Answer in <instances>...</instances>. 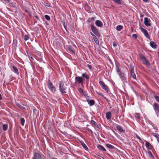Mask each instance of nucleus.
<instances>
[{
	"label": "nucleus",
	"mask_w": 159,
	"mask_h": 159,
	"mask_svg": "<svg viewBox=\"0 0 159 159\" xmlns=\"http://www.w3.org/2000/svg\"><path fill=\"white\" fill-rule=\"evenodd\" d=\"M88 102L90 106L93 105L95 103L94 101L93 100H90L89 101H88Z\"/></svg>",
	"instance_id": "obj_24"
},
{
	"label": "nucleus",
	"mask_w": 159,
	"mask_h": 159,
	"mask_svg": "<svg viewBox=\"0 0 159 159\" xmlns=\"http://www.w3.org/2000/svg\"><path fill=\"white\" fill-rule=\"evenodd\" d=\"M31 59H33V58L32 57H31Z\"/></svg>",
	"instance_id": "obj_55"
},
{
	"label": "nucleus",
	"mask_w": 159,
	"mask_h": 159,
	"mask_svg": "<svg viewBox=\"0 0 159 159\" xmlns=\"http://www.w3.org/2000/svg\"><path fill=\"white\" fill-rule=\"evenodd\" d=\"M120 78L124 83H127V81L125 74L122 72H120L119 74Z\"/></svg>",
	"instance_id": "obj_7"
},
{
	"label": "nucleus",
	"mask_w": 159,
	"mask_h": 159,
	"mask_svg": "<svg viewBox=\"0 0 159 159\" xmlns=\"http://www.w3.org/2000/svg\"><path fill=\"white\" fill-rule=\"evenodd\" d=\"M1 70H2V68H1V67H0V74H1L2 73Z\"/></svg>",
	"instance_id": "obj_53"
},
{
	"label": "nucleus",
	"mask_w": 159,
	"mask_h": 159,
	"mask_svg": "<svg viewBox=\"0 0 159 159\" xmlns=\"http://www.w3.org/2000/svg\"><path fill=\"white\" fill-rule=\"evenodd\" d=\"M99 84L102 89L104 90L107 93L108 92L109 88L107 85L105 84L103 82L100 81L99 82Z\"/></svg>",
	"instance_id": "obj_6"
},
{
	"label": "nucleus",
	"mask_w": 159,
	"mask_h": 159,
	"mask_svg": "<svg viewBox=\"0 0 159 159\" xmlns=\"http://www.w3.org/2000/svg\"><path fill=\"white\" fill-rule=\"evenodd\" d=\"M150 45L152 48L156 49L157 48V44L153 41H151L150 43Z\"/></svg>",
	"instance_id": "obj_17"
},
{
	"label": "nucleus",
	"mask_w": 159,
	"mask_h": 159,
	"mask_svg": "<svg viewBox=\"0 0 159 159\" xmlns=\"http://www.w3.org/2000/svg\"><path fill=\"white\" fill-rule=\"evenodd\" d=\"M84 80V79L80 76H77L75 78L76 82H77L79 84H82Z\"/></svg>",
	"instance_id": "obj_10"
},
{
	"label": "nucleus",
	"mask_w": 159,
	"mask_h": 159,
	"mask_svg": "<svg viewBox=\"0 0 159 159\" xmlns=\"http://www.w3.org/2000/svg\"><path fill=\"white\" fill-rule=\"evenodd\" d=\"M136 138L137 139H139L140 141H142V140L141 139L139 135H136Z\"/></svg>",
	"instance_id": "obj_43"
},
{
	"label": "nucleus",
	"mask_w": 159,
	"mask_h": 159,
	"mask_svg": "<svg viewBox=\"0 0 159 159\" xmlns=\"http://www.w3.org/2000/svg\"><path fill=\"white\" fill-rule=\"evenodd\" d=\"M132 37L134 38L135 39H136L137 37V35L136 34H134L132 35Z\"/></svg>",
	"instance_id": "obj_40"
},
{
	"label": "nucleus",
	"mask_w": 159,
	"mask_h": 159,
	"mask_svg": "<svg viewBox=\"0 0 159 159\" xmlns=\"http://www.w3.org/2000/svg\"><path fill=\"white\" fill-rule=\"evenodd\" d=\"M68 52L70 54L73 55L75 54V52L73 51L72 48L69 47L68 48Z\"/></svg>",
	"instance_id": "obj_21"
},
{
	"label": "nucleus",
	"mask_w": 159,
	"mask_h": 159,
	"mask_svg": "<svg viewBox=\"0 0 159 159\" xmlns=\"http://www.w3.org/2000/svg\"><path fill=\"white\" fill-rule=\"evenodd\" d=\"M2 95L1 93H0V100H2Z\"/></svg>",
	"instance_id": "obj_51"
},
{
	"label": "nucleus",
	"mask_w": 159,
	"mask_h": 159,
	"mask_svg": "<svg viewBox=\"0 0 159 159\" xmlns=\"http://www.w3.org/2000/svg\"><path fill=\"white\" fill-rule=\"evenodd\" d=\"M134 64L133 63H130V67L129 68L130 71V76L134 80H137L136 76L135 74L134 73Z\"/></svg>",
	"instance_id": "obj_3"
},
{
	"label": "nucleus",
	"mask_w": 159,
	"mask_h": 159,
	"mask_svg": "<svg viewBox=\"0 0 159 159\" xmlns=\"http://www.w3.org/2000/svg\"><path fill=\"white\" fill-rule=\"evenodd\" d=\"M88 66H89V67H90V68H91V66H90V65H89Z\"/></svg>",
	"instance_id": "obj_54"
},
{
	"label": "nucleus",
	"mask_w": 159,
	"mask_h": 159,
	"mask_svg": "<svg viewBox=\"0 0 159 159\" xmlns=\"http://www.w3.org/2000/svg\"><path fill=\"white\" fill-rule=\"evenodd\" d=\"M29 39V36L28 35H25L24 37V40L25 41L28 40Z\"/></svg>",
	"instance_id": "obj_33"
},
{
	"label": "nucleus",
	"mask_w": 159,
	"mask_h": 159,
	"mask_svg": "<svg viewBox=\"0 0 159 159\" xmlns=\"http://www.w3.org/2000/svg\"><path fill=\"white\" fill-rule=\"evenodd\" d=\"M116 127L117 129L120 133H122L125 132V130L120 126L116 125Z\"/></svg>",
	"instance_id": "obj_14"
},
{
	"label": "nucleus",
	"mask_w": 159,
	"mask_h": 159,
	"mask_svg": "<svg viewBox=\"0 0 159 159\" xmlns=\"http://www.w3.org/2000/svg\"><path fill=\"white\" fill-rule=\"evenodd\" d=\"M91 30L94 34L97 36L98 37H99L100 36V34L98 30L97 29L96 27L93 25H90Z\"/></svg>",
	"instance_id": "obj_4"
},
{
	"label": "nucleus",
	"mask_w": 159,
	"mask_h": 159,
	"mask_svg": "<svg viewBox=\"0 0 159 159\" xmlns=\"http://www.w3.org/2000/svg\"><path fill=\"white\" fill-rule=\"evenodd\" d=\"M95 25L98 27H102L103 26L102 22L99 20H97L96 21Z\"/></svg>",
	"instance_id": "obj_15"
},
{
	"label": "nucleus",
	"mask_w": 159,
	"mask_h": 159,
	"mask_svg": "<svg viewBox=\"0 0 159 159\" xmlns=\"http://www.w3.org/2000/svg\"><path fill=\"white\" fill-rule=\"evenodd\" d=\"M134 116H135V118H137L139 120L140 119V114L138 113H135L134 114Z\"/></svg>",
	"instance_id": "obj_28"
},
{
	"label": "nucleus",
	"mask_w": 159,
	"mask_h": 159,
	"mask_svg": "<svg viewBox=\"0 0 159 159\" xmlns=\"http://www.w3.org/2000/svg\"><path fill=\"white\" fill-rule=\"evenodd\" d=\"M82 76L83 77L87 79H89V77L86 74V73H83L82 74Z\"/></svg>",
	"instance_id": "obj_31"
},
{
	"label": "nucleus",
	"mask_w": 159,
	"mask_h": 159,
	"mask_svg": "<svg viewBox=\"0 0 159 159\" xmlns=\"http://www.w3.org/2000/svg\"><path fill=\"white\" fill-rule=\"evenodd\" d=\"M2 129L3 130L5 131L7 129L8 125L7 124H3L2 125Z\"/></svg>",
	"instance_id": "obj_23"
},
{
	"label": "nucleus",
	"mask_w": 159,
	"mask_h": 159,
	"mask_svg": "<svg viewBox=\"0 0 159 159\" xmlns=\"http://www.w3.org/2000/svg\"><path fill=\"white\" fill-rule=\"evenodd\" d=\"M90 34H91V35H92V36L93 37V36H94V34H93L92 32H90Z\"/></svg>",
	"instance_id": "obj_50"
},
{
	"label": "nucleus",
	"mask_w": 159,
	"mask_h": 159,
	"mask_svg": "<svg viewBox=\"0 0 159 159\" xmlns=\"http://www.w3.org/2000/svg\"><path fill=\"white\" fill-rule=\"evenodd\" d=\"M6 3H7L9 2V0H3Z\"/></svg>",
	"instance_id": "obj_45"
},
{
	"label": "nucleus",
	"mask_w": 159,
	"mask_h": 159,
	"mask_svg": "<svg viewBox=\"0 0 159 159\" xmlns=\"http://www.w3.org/2000/svg\"><path fill=\"white\" fill-rule=\"evenodd\" d=\"M94 19H95V18L94 17H92L91 18H89V21H93L94 20Z\"/></svg>",
	"instance_id": "obj_41"
},
{
	"label": "nucleus",
	"mask_w": 159,
	"mask_h": 159,
	"mask_svg": "<svg viewBox=\"0 0 159 159\" xmlns=\"http://www.w3.org/2000/svg\"><path fill=\"white\" fill-rule=\"evenodd\" d=\"M143 34L144 36L147 39H150V36L148 34V31L143 28L140 27L139 28Z\"/></svg>",
	"instance_id": "obj_8"
},
{
	"label": "nucleus",
	"mask_w": 159,
	"mask_h": 159,
	"mask_svg": "<svg viewBox=\"0 0 159 159\" xmlns=\"http://www.w3.org/2000/svg\"><path fill=\"white\" fill-rule=\"evenodd\" d=\"M20 123L22 126H24L25 122V120L24 118H21L20 119Z\"/></svg>",
	"instance_id": "obj_32"
},
{
	"label": "nucleus",
	"mask_w": 159,
	"mask_h": 159,
	"mask_svg": "<svg viewBox=\"0 0 159 159\" xmlns=\"http://www.w3.org/2000/svg\"><path fill=\"white\" fill-rule=\"evenodd\" d=\"M12 67L13 69H11L12 71L14 72V73L16 74H19L18 70L17 67L15 66H13Z\"/></svg>",
	"instance_id": "obj_18"
},
{
	"label": "nucleus",
	"mask_w": 159,
	"mask_h": 159,
	"mask_svg": "<svg viewBox=\"0 0 159 159\" xmlns=\"http://www.w3.org/2000/svg\"><path fill=\"white\" fill-rule=\"evenodd\" d=\"M44 17L48 20H50V17L48 15H45Z\"/></svg>",
	"instance_id": "obj_34"
},
{
	"label": "nucleus",
	"mask_w": 159,
	"mask_h": 159,
	"mask_svg": "<svg viewBox=\"0 0 159 159\" xmlns=\"http://www.w3.org/2000/svg\"><path fill=\"white\" fill-rule=\"evenodd\" d=\"M106 146L108 148L110 149H113L114 148V146L110 144H106Z\"/></svg>",
	"instance_id": "obj_30"
},
{
	"label": "nucleus",
	"mask_w": 159,
	"mask_h": 159,
	"mask_svg": "<svg viewBox=\"0 0 159 159\" xmlns=\"http://www.w3.org/2000/svg\"><path fill=\"white\" fill-rule=\"evenodd\" d=\"M113 46L114 47H116L117 46V44L116 42H114L113 44Z\"/></svg>",
	"instance_id": "obj_42"
},
{
	"label": "nucleus",
	"mask_w": 159,
	"mask_h": 159,
	"mask_svg": "<svg viewBox=\"0 0 159 159\" xmlns=\"http://www.w3.org/2000/svg\"><path fill=\"white\" fill-rule=\"evenodd\" d=\"M35 17L37 20H39V18L37 16H35Z\"/></svg>",
	"instance_id": "obj_48"
},
{
	"label": "nucleus",
	"mask_w": 159,
	"mask_h": 159,
	"mask_svg": "<svg viewBox=\"0 0 159 159\" xmlns=\"http://www.w3.org/2000/svg\"><path fill=\"white\" fill-rule=\"evenodd\" d=\"M20 109H23V110H25V107H24L22 106H21L20 108Z\"/></svg>",
	"instance_id": "obj_46"
},
{
	"label": "nucleus",
	"mask_w": 159,
	"mask_h": 159,
	"mask_svg": "<svg viewBox=\"0 0 159 159\" xmlns=\"http://www.w3.org/2000/svg\"><path fill=\"white\" fill-rule=\"evenodd\" d=\"M16 105L20 109V108L21 106L19 103L17 102L16 103Z\"/></svg>",
	"instance_id": "obj_39"
},
{
	"label": "nucleus",
	"mask_w": 159,
	"mask_h": 159,
	"mask_svg": "<svg viewBox=\"0 0 159 159\" xmlns=\"http://www.w3.org/2000/svg\"><path fill=\"white\" fill-rule=\"evenodd\" d=\"M152 135L155 137L157 139V140L159 143V135L158 134L155 133H152Z\"/></svg>",
	"instance_id": "obj_22"
},
{
	"label": "nucleus",
	"mask_w": 159,
	"mask_h": 159,
	"mask_svg": "<svg viewBox=\"0 0 159 159\" xmlns=\"http://www.w3.org/2000/svg\"><path fill=\"white\" fill-rule=\"evenodd\" d=\"M150 20L149 19H148L147 17H145L144 18V23L145 25L147 26H150L151 25Z\"/></svg>",
	"instance_id": "obj_11"
},
{
	"label": "nucleus",
	"mask_w": 159,
	"mask_h": 159,
	"mask_svg": "<svg viewBox=\"0 0 159 159\" xmlns=\"http://www.w3.org/2000/svg\"><path fill=\"white\" fill-rule=\"evenodd\" d=\"M139 57L142 63L145 65L147 67H149L150 66V63L148 59L144 55L140 54L139 55Z\"/></svg>",
	"instance_id": "obj_1"
},
{
	"label": "nucleus",
	"mask_w": 159,
	"mask_h": 159,
	"mask_svg": "<svg viewBox=\"0 0 159 159\" xmlns=\"http://www.w3.org/2000/svg\"><path fill=\"white\" fill-rule=\"evenodd\" d=\"M120 66L119 64H116V72L118 73V74L121 72L120 71Z\"/></svg>",
	"instance_id": "obj_19"
},
{
	"label": "nucleus",
	"mask_w": 159,
	"mask_h": 159,
	"mask_svg": "<svg viewBox=\"0 0 159 159\" xmlns=\"http://www.w3.org/2000/svg\"><path fill=\"white\" fill-rule=\"evenodd\" d=\"M144 2H148V0H143Z\"/></svg>",
	"instance_id": "obj_52"
},
{
	"label": "nucleus",
	"mask_w": 159,
	"mask_h": 159,
	"mask_svg": "<svg viewBox=\"0 0 159 159\" xmlns=\"http://www.w3.org/2000/svg\"><path fill=\"white\" fill-rule=\"evenodd\" d=\"M81 144L82 147L84 148L86 150H87L88 149V148L86 145L85 144V143L83 142H81Z\"/></svg>",
	"instance_id": "obj_25"
},
{
	"label": "nucleus",
	"mask_w": 159,
	"mask_h": 159,
	"mask_svg": "<svg viewBox=\"0 0 159 159\" xmlns=\"http://www.w3.org/2000/svg\"><path fill=\"white\" fill-rule=\"evenodd\" d=\"M123 28V26L121 25H118L116 27V29L117 30L120 31Z\"/></svg>",
	"instance_id": "obj_27"
},
{
	"label": "nucleus",
	"mask_w": 159,
	"mask_h": 159,
	"mask_svg": "<svg viewBox=\"0 0 159 159\" xmlns=\"http://www.w3.org/2000/svg\"><path fill=\"white\" fill-rule=\"evenodd\" d=\"M148 153H149V156H152V153L151 152H148Z\"/></svg>",
	"instance_id": "obj_47"
},
{
	"label": "nucleus",
	"mask_w": 159,
	"mask_h": 159,
	"mask_svg": "<svg viewBox=\"0 0 159 159\" xmlns=\"http://www.w3.org/2000/svg\"><path fill=\"white\" fill-rule=\"evenodd\" d=\"M115 2L119 4H121V2L120 0H113Z\"/></svg>",
	"instance_id": "obj_37"
},
{
	"label": "nucleus",
	"mask_w": 159,
	"mask_h": 159,
	"mask_svg": "<svg viewBox=\"0 0 159 159\" xmlns=\"http://www.w3.org/2000/svg\"><path fill=\"white\" fill-rule=\"evenodd\" d=\"M98 149L100 150H102L104 152H106V150L105 148L101 145H99L98 146Z\"/></svg>",
	"instance_id": "obj_20"
},
{
	"label": "nucleus",
	"mask_w": 159,
	"mask_h": 159,
	"mask_svg": "<svg viewBox=\"0 0 159 159\" xmlns=\"http://www.w3.org/2000/svg\"><path fill=\"white\" fill-rule=\"evenodd\" d=\"M106 118L108 120L111 119V112L109 111L106 113Z\"/></svg>",
	"instance_id": "obj_16"
},
{
	"label": "nucleus",
	"mask_w": 159,
	"mask_h": 159,
	"mask_svg": "<svg viewBox=\"0 0 159 159\" xmlns=\"http://www.w3.org/2000/svg\"><path fill=\"white\" fill-rule=\"evenodd\" d=\"M87 130L89 132H90L92 134L93 133V131L90 129L88 128Z\"/></svg>",
	"instance_id": "obj_44"
},
{
	"label": "nucleus",
	"mask_w": 159,
	"mask_h": 159,
	"mask_svg": "<svg viewBox=\"0 0 159 159\" xmlns=\"http://www.w3.org/2000/svg\"><path fill=\"white\" fill-rule=\"evenodd\" d=\"M32 159H42V155L39 153L34 152Z\"/></svg>",
	"instance_id": "obj_9"
},
{
	"label": "nucleus",
	"mask_w": 159,
	"mask_h": 159,
	"mask_svg": "<svg viewBox=\"0 0 159 159\" xmlns=\"http://www.w3.org/2000/svg\"><path fill=\"white\" fill-rule=\"evenodd\" d=\"M48 87L49 90L53 93H55L56 91V88L53 85L52 83L49 82L48 84Z\"/></svg>",
	"instance_id": "obj_5"
},
{
	"label": "nucleus",
	"mask_w": 159,
	"mask_h": 159,
	"mask_svg": "<svg viewBox=\"0 0 159 159\" xmlns=\"http://www.w3.org/2000/svg\"><path fill=\"white\" fill-rule=\"evenodd\" d=\"M145 146L146 147L148 148L150 145V143L147 141H145Z\"/></svg>",
	"instance_id": "obj_35"
},
{
	"label": "nucleus",
	"mask_w": 159,
	"mask_h": 159,
	"mask_svg": "<svg viewBox=\"0 0 159 159\" xmlns=\"http://www.w3.org/2000/svg\"><path fill=\"white\" fill-rule=\"evenodd\" d=\"M94 40L97 44H99V41L97 38L95 39Z\"/></svg>",
	"instance_id": "obj_38"
},
{
	"label": "nucleus",
	"mask_w": 159,
	"mask_h": 159,
	"mask_svg": "<svg viewBox=\"0 0 159 159\" xmlns=\"http://www.w3.org/2000/svg\"><path fill=\"white\" fill-rule=\"evenodd\" d=\"M59 87L60 91L61 94L66 93V87L64 84L63 81H60L59 82Z\"/></svg>",
	"instance_id": "obj_2"
},
{
	"label": "nucleus",
	"mask_w": 159,
	"mask_h": 159,
	"mask_svg": "<svg viewBox=\"0 0 159 159\" xmlns=\"http://www.w3.org/2000/svg\"><path fill=\"white\" fill-rule=\"evenodd\" d=\"M156 100L158 102H159V96H155L154 97Z\"/></svg>",
	"instance_id": "obj_36"
},
{
	"label": "nucleus",
	"mask_w": 159,
	"mask_h": 159,
	"mask_svg": "<svg viewBox=\"0 0 159 159\" xmlns=\"http://www.w3.org/2000/svg\"><path fill=\"white\" fill-rule=\"evenodd\" d=\"M9 7H16V3L14 0H9L8 2Z\"/></svg>",
	"instance_id": "obj_12"
},
{
	"label": "nucleus",
	"mask_w": 159,
	"mask_h": 159,
	"mask_svg": "<svg viewBox=\"0 0 159 159\" xmlns=\"http://www.w3.org/2000/svg\"><path fill=\"white\" fill-rule=\"evenodd\" d=\"M93 40L94 39H96L97 38L96 36L95 35H94V36H93Z\"/></svg>",
	"instance_id": "obj_49"
},
{
	"label": "nucleus",
	"mask_w": 159,
	"mask_h": 159,
	"mask_svg": "<svg viewBox=\"0 0 159 159\" xmlns=\"http://www.w3.org/2000/svg\"><path fill=\"white\" fill-rule=\"evenodd\" d=\"M91 123L93 124L96 127L99 128L97 124L95 121L93 120H91Z\"/></svg>",
	"instance_id": "obj_29"
},
{
	"label": "nucleus",
	"mask_w": 159,
	"mask_h": 159,
	"mask_svg": "<svg viewBox=\"0 0 159 159\" xmlns=\"http://www.w3.org/2000/svg\"><path fill=\"white\" fill-rule=\"evenodd\" d=\"M97 93L99 95L102 97H103L105 99H106L107 102H109V101L108 100V99L106 97L104 96L103 94L102 93H100L98 92H97Z\"/></svg>",
	"instance_id": "obj_26"
},
{
	"label": "nucleus",
	"mask_w": 159,
	"mask_h": 159,
	"mask_svg": "<svg viewBox=\"0 0 159 159\" xmlns=\"http://www.w3.org/2000/svg\"><path fill=\"white\" fill-rule=\"evenodd\" d=\"M153 107L155 111L159 113V104L157 103H155L153 104Z\"/></svg>",
	"instance_id": "obj_13"
}]
</instances>
